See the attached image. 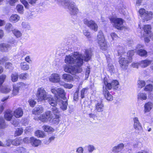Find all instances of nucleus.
<instances>
[{
    "instance_id": "nucleus-7",
    "label": "nucleus",
    "mask_w": 153,
    "mask_h": 153,
    "mask_svg": "<svg viewBox=\"0 0 153 153\" xmlns=\"http://www.w3.org/2000/svg\"><path fill=\"white\" fill-rule=\"evenodd\" d=\"M111 22L114 23V26L118 30H122L123 27V20L120 18H112L110 19Z\"/></svg>"
},
{
    "instance_id": "nucleus-63",
    "label": "nucleus",
    "mask_w": 153,
    "mask_h": 153,
    "mask_svg": "<svg viewBox=\"0 0 153 153\" xmlns=\"http://www.w3.org/2000/svg\"><path fill=\"white\" fill-rule=\"evenodd\" d=\"M78 91H76L74 93V100L77 101L78 100Z\"/></svg>"
},
{
    "instance_id": "nucleus-10",
    "label": "nucleus",
    "mask_w": 153,
    "mask_h": 153,
    "mask_svg": "<svg viewBox=\"0 0 153 153\" xmlns=\"http://www.w3.org/2000/svg\"><path fill=\"white\" fill-rule=\"evenodd\" d=\"M134 127L135 129V131L137 133H140L142 130V126L140 123L137 117H135L134 118Z\"/></svg>"
},
{
    "instance_id": "nucleus-43",
    "label": "nucleus",
    "mask_w": 153,
    "mask_h": 153,
    "mask_svg": "<svg viewBox=\"0 0 153 153\" xmlns=\"http://www.w3.org/2000/svg\"><path fill=\"white\" fill-rule=\"evenodd\" d=\"M19 88L18 86H14L13 87L12 95L13 96L19 93Z\"/></svg>"
},
{
    "instance_id": "nucleus-8",
    "label": "nucleus",
    "mask_w": 153,
    "mask_h": 153,
    "mask_svg": "<svg viewBox=\"0 0 153 153\" xmlns=\"http://www.w3.org/2000/svg\"><path fill=\"white\" fill-rule=\"evenodd\" d=\"M6 77L5 74H2L0 76V91L3 93H7L11 89L6 87H2V85L4 82Z\"/></svg>"
},
{
    "instance_id": "nucleus-27",
    "label": "nucleus",
    "mask_w": 153,
    "mask_h": 153,
    "mask_svg": "<svg viewBox=\"0 0 153 153\" xmlns=\"http://www.w3.org/2000/svg\"><path fill=\"white\" fill-rule=\"evenodd\" d=\"M97 39L98 42H100V43L101 42L104 41V40H105V38L102 31H100L99 32L97 35Z\"/></svg>"
},
{
    "instance_id": "nucleus-15",
    "label": "nucleus",
    "mask_w": 153,
    "mask_h": 153,
    "mask_svg": "<svg viewBox=\"0 0 153 153\" xmlns=\"http://www.w3.org/2000/svg\"><path fill=\"white\" fill-rule=\"evenodd\" d=\"M57 102H58V103L60 106V108L63 110H65L67 109L68 105V102L67 100L63 101L62 100H60L59 101L58 100L57 101L56 100H55Z\"/></svg>"
},
{
    "instance_id": "nucleus-23",
    "label": "nucleus",
    "mask_w": 153,
    "mask_h": 153,
    "mask_svg": "<svg viewBox=\"0 0 153 153\" xmlns=\"http://www.w3.org/2000/svg\"><path fill=\"white\" fill-rule=\"evenodd\" d=\"M151 62L150 60L146 59L141 61L140 63V65L142 68H145L150 64Z\"/></svg>"
},
{
    "instance_id": "nucleus-49",
    "label": "nucleus",
    "mask_w": 153,
    "mask_h": 153,
    "mask_svg": "<svg viewBox=\"0 0 153 153\" xmlns=\"http://www.w3.org/2000/svg\"><path fill=\"white\" fill-rule=\"evenodd\" d=\"M153 89L152 85L149 84L146 85L144 88V90L146 91H151Z\"/></svg>"
},
{
    "instance_id": "nucleus-42",
    "label": "nucleus",
    "mask_w": 153,
    "mask_h": 153,
    "mask_svg": "<svg viewBox=\"0 0 153 153\" xmlns=\"http://www.w3.org/2000/svg\"><path fill=\"white\" fill-rule=\"evenodd\" d=\"M118 53L119 55L123 54L125 52V48L120 45L117 47Z\"/></svg>"
},
{
    "instance_id": "nucleus-30",
    "label": "nucleus",
    "mask_w": 153,
    "mask_h": 153,
    "mask_svg": "<svg viewBox=\"0 0 153 153\" xmlns=\"http://www.w3.org/2000/svg\"><path fill=\"white\" fill-rule=\"evenodd\" d=\"M98 43L100 46V48L101 49L104 51L106 50L107 46L105 40H104V41L101 42L100 43V42H98Z\"/></svg>"
},
{
    "instance_id": "nucleus-37",
    "label": "nucleus",
    "mask_w": 153,
    "mask_h": 153,
    "mask_svg": "<svg viewBox=\"0 0 153 153\" xmlns=\"http://www.w3.org/2000/svg\"><path fill=\"white\" fill-rule=\"evenodd\" d=\"M104 82L105 86V88L107 89V88L108 90L111 89V86L110 85V83H109L107 79L105 77L104 79Z\"/></svg>"
},
{
    "instance_id": "nucleus-61",
    "label": "nucleus",
    "mask_w": 153,
    "mask_h": 153,
    "mask_svg": "<svg viewBox=\"0 0 153 153\" xmlns=\"http://www.w3.org/2000/svg\"><path fill=\"white\" fill-rule=\"evenodd\" d=\"M64 86L65 88L71 89L72 88L73 85L70 84H65L64 85Z\"/></svg>"
},
{
    "instance_id": "nucleus-56",
    "label": "nucleus",
    "mask_w": 153,
    "mask_h": 153,
    "mask_svg": "<svg viewBox=\"0 0 153 153\" xmlns=\"http://www.w3.org/2000/svg\"><path fill=\"white\" fill-rule=\"evenodd\" d=\"M145 85V82L143 80H139L138 81V85L139 87L142 88Z\"/></svg>"
},
{
    "instance_id": "nucleus-44",
    "label": "nucleus",
    "mask_w": 153,
    "mask_h": 153,
    "mask_svg": "<svg viewBox=\"0 0 153 153\" xmlns=\"http://www.w3.org/2000/svg\"><path fill=\"white\" fill-rule=\"evenodd\" d=\"M39 119L43 122H47L48 121L44 113L40 115L39 117Z\"/></svg>"
},
{
    "instance_id": "nucleus-40",
    "label": "nucleus",
    "mask_w": 153,
    "mask_h": 153,
    "mask_svg": "<svg viewBox=\"0 0 153 153\" xmlns=\"http://www.w3.org/2000/svg\"><path fill=\"white\" fill-rule=\"evenodd\" d=\"M44 114L45 115V117H46L48 121L53 117L51 112L50 111H46Z\"/></svg>"
},
{
    "instance_id": "nucleus-38",
    "label": "nucleus",
    "mask_w": 153,
    "mask_h": 153,
    "mask_svg": "<svg viewBox=\"0 0 153 153\" xmlns=\"http://www.w3.org/2000/svg\"><path fill=\"white\" fill-rule=\"evenodd\" d=\"M11 79L13 82H16L18 78V74L17 73H15L14 74H12L11 75Z\"/></svg>"
},
{
    "instance_id": "nucleus-34",
    "label": "nucleus",
    "mask_w": 153,
    "mask_h": 153,
    "mask_svg": "<svg viewBox=\"0 0 153 153\" xmlns=\"http://www.w3.org/2000/svg\"><path fill=\"white\" fill-rule=\"evenodd\" d=\"M7 126L4 119L2 117H0V129H4Z\"/></svg>"
},
{
    "instance_id": "nucleus-31",
    "label": "nucleus",
    "mask_w": 153,
    "mask_h": 153,
    "mask_svg": "<svg viewBox=\"0 0 153 153\" xmlns=\"http://www.w3.org/2000/svg\"><path fill=\"white\" fill-rule=\"evenodd\" d=\"M137 53L141 56L146 57L147 55V52L144 50L139 49L137 52Z\"/></svg>"
},
{
    "instance_id": "nucleus-48",
    "label": "nucleus",
    "mask_w": 153,
    "mask_h": 153,
    "mask_svg": "<svg viewBox=\"0 0 153 153\" xmlns=\"http://www.w3.org/2000/svg\"><path fill=\"white\" fill-rule=\"evenodd\" d=\"M21 140L19 139H15L12 140V145L14 146H18L20 144Z\"/></svg>"
},
{
    "instance_id": "nucleus-50",
    "label": "nucleus",
    "mask_w": 153,
    "mask_h": 153,
    "mask_svg": "<svg viewBox=\"0 0 153 153\" xmlns=\"http://www.w3.org/2000/svg\"><path fill=\"white\" fill-rule=\"evenodd\" d=\"M23 132V129L22 128H17L15 132V134L16 136H19L22 134Z\"/></svg>"
},
{
    "instance_id": "nucleus-11",
    "label": "nucleus",
    "mask_w": 153,
    "mask_h": 153,
    "mask_svg": "<svg viewBox=\"0 0 153 153\" xmlns=\"http://www.w3.org/2000/svg\"><path fill=\"white\" fill-rule=\"evenodd\" d=\"M50 81L53 82L57 83L60 81V78L59 74L54 73L52 74L49 78Z\"/></svg>"
},
{
    "instance_id": "nucleus-60",
    "label": "nucleus",
    "mask_w": 153,
    "mask_h": 153,
    "mask_svg": "<svg viewBox=\"0 0 153 153\" xmlns=\"http://www.w3.org/2000/svg\"><path fill=\"white\" fill-rule=\"evenodd\" d=\"M69 42L72 44V42H74L76 40V37L74 36L71 38H69L68 39Z\"/></svg>"
},
{
    "instance_id": "nucleus-22",
    "label": "nucleus",
    "mask_w": 153,
    "mask_h": 153,
    "mask_svg": "<svg viewBox=\"0 0 153 153\" xmlns=\"http://www.w3.org/2000/svg\"><path fill=\"white\" fill-rule=\"evenodd\" d=\"M153 13L152 12L148 11L146 15L142 18L143 22L145 21H148L152 19V18Z\"/></svg>"
},
{
    "instance_id": "nucleus-53",
    "label": "nucleus",
    "mask_w": 153,
    "mask_h": 153,
    "mask_svg": "<svg viewBox=\"0 0 153 153\" xmlns=\"http://www.w3.org/2000/svg\"><path fill=\"white\" fill-rule=\"evenodd\" d=\"M119 84V82L117 80H113L111 82V83H110V85L111 86V88H114L116 86L118 85Z\"/></svg>"
},
{
    "instance_id": "nucleus-21",
    "label": "nucleus",
    "mask_w": 153,
    "mask_h": 153,
    "mask_svg": "<svg viewBox=\"0 0 153 153\" xmlns=\"http://www.w3.org/2000/svg\"><path fill=\"white\" fill-rule=\"evenodd\" d=\"M54 117H53L51 119L49 120L50 123L53 124H57L59 123V116L58 115L54 114Z\"/></svg>"
},
{
    "instance_id": "nucleus-9",
    "label": "nucleus",
    "mask_w": 153,
    "mask_h": 153,
    "mask_svg": "<svg viewBox=\"0 0 153 153\" xmlns=\"http://www.w3.org/2000/svg\"><path fill=\"white\" fill-rule=\"evenodd\" d=\"M131 62V59H130L128 57L125 58L121 56L119 60V62L120 67L123 69H126L129 63Z\"/></svg>"
},
{
    "instance_id": "nucleus-58",
    "label": "nucleus",
    "mask_w": 153,
    "mask_h": 153,
    "mask_svg": "<svg viewBox=\"0 0 153 153\" xmlns=\"http://www.w3.org/2000/svg\"><path fill=\"white\" fill-rule=\"evenodd\" d=\"M30 106L33 107L36 104V102L33 99H30L29 101Z\"/></svg>"
},
{
    "instance_id": "nucleus-51",
    "label": "nucleus",
    "mask_w": 153,
    "mask_h": 153,
    "mask_svg": "<svg viewBox=\"0 0 153 153\" xmlns=\"http://www.w3.org/2000/svg\"><path fill=\"white\" fill-rule=\"evenodd\" d=\"M4 143L5 145V147L10 146L11 144H12V140L10 139L6 140L5 142H4Z\"/></svg>"
},
{
    "instance_id": "nucleus-59",
    "label": "nucleus",
    "mask_w": 153,
    "mask_h": 153,
    "mask_svg": "<svg viewBox=\"0 0 153 153\" xmlns=\"http://www.w3.org/2000/svg\"><path fill=\"white\" fill-rule=\"evenodd\" d=\"M20 1L24 4L25 8H28L29 7V4L28 2L25 0H20Z\"/></svg>"
},
{
    "instance_id": "nucleus-17",
    "label": "nucleus",
    "mask_w": 153,
    "mask_h": 153,
    "mask_svg": "<svg viewBox=\"0 0 153 153\" xmlns=\"http://www.w3.org/2000/svg\"><path fill=\"white\" fill-rule=\"evenodd\" d=\"M43 108L41 106H39L35 107L33 109L32 113L35 115L40 114L43 112Z\"/></svg>"
},
{
    "instance_id": "nucleus-35",
    "label": "nucleus",
    "mask_w": 153,
    "mask_h": 153,
    "mask_svg": "<svg viewBox=\"0 0 153 153\" xmlns=\"http://www.w3.org/2000/svg\"><path fill=\"white\" fill-rule=\"evenodd\" d=\"M151 27L149 25H145L143 28L144 32L147 34H149L151 32Z\"/></svg>"
},
{
    "instance_id": "nucleus-62",
    "label": "nucleus",
    "mask_w": 153,
    "mask_h": 153,
    "mask_svg": "<svg viewBox=\"0 0 153 153\" xmlns=\"http://www.w3.org/2000/svg\"><path fill=\"white\" fill-rule=\"evenodd\" d=\"M8 60V59L6 57H4L1 59H0V65L4 63L7 61Z\"/></svg>"
},
{
    "instance_id": "nucleus-64",
    "label": "nucleus",
    "mask_w": 153,
    "mask_h": 153,
    "mask_svg": "<svg viewBox=\"0 0 153 153\" xmlns=\"http://www.w3.org/2000/svg\"><path fill=\"white\" fill-rule=\"evenodd\" d=\"M111 36L113 40H115L118 37L117 35L115 33H112Z\"/></svg>"
},
{
    "instance_id": "nucleus-41",
    "label": "nucleus",
    "mask_w": 153,
    "mask_h": 153,
    "mask_svg": "<svg viewBox=\"0 0 153 153\" xmlns=\"http://www.w3.org/2000/svg\"><path fill=\"white\" fill-rule=\"evenodd\" d=\"M35 135L39 137H43L45 135L43 131L38 130L35 132Z\"/></svg>"
},
{
    "instance_id": "nucleus-4",
    "label": "nucleus",
    "mask_w": 153,
    "mask_h": 153,
    "mask_svg": "<svg viewBox=\"0 0 153 153\" xmlns=\"http://www.w3.org/2000/svg\"><path fill=\"white\" fill-rule=\"evenodd\" d=\"M51 91L54 94L56 98L55 100H59L60 97L65 99V93L63 89L61 88H52L51 90Z\"/></svg>"
},
{
    "instance_id": "nucleus-19",
    "label": "nucleus",
    "mask_w": 153,
    "mask_h": 153,
    "mask_svg": "<svg viewBox=\"0 0 153 153\" xmlns=\"http://www.w3.org/2000/svg\"><path fill=\"white\" fill-rule=\"evenodd\" d=\"M10 48V45L7 43H2L0 44V51L1 52H6Z\"/></svg>"
},
{
    "instance_id": "nucleus-2",
    "label": "nucleus",
    "mask_w": 153,
    "mask_h": 153,
    "mask_svg": "<svg viewBox=\"0 0 153 153\" xmlns=\"http://www.w3.org/2000/svg\"><path fill=\"white\" fill-rule=\"evenodd\" d=\"M36 95L37 100L39 101L47 100L51 106L56 105V101L55 100L51 95L48 94L43 87L38 88Z\"/></svg>"
},
{
    "instance_id": "nucleus-25",
    "label": "nucleus",
    "mask_w": 153,
    "mask_h": 153,
    "mask_svg": "<svg viewBox=\"0 0 153 153\" xmlns=\"http://www.w3.org/2000/svg\"><path fill=\"white\" fill-rule=\"evenodd\" d=\"M62 79L67 82H70L73 79V77L68 74H63L62 76Z\"/></svg>"
},
{
    "instance_id": "nucleus-16",
    "label": "nucleus",
    "mask_w": 153,
    "mask_h": 153,
    "mask_svg": "<svg viewBox=\"0 0 153 153\" xmlns=\"http://www.w3.org/2000/svg\"><path fill=\"white\" fill-rule=\"evenodd\" d=\"M13 116V113L12 111L10 110H7L5 113L4 117L7 120L10 121Z\"/></svg>"
},
{
    "instance_id": "nucleus-28",
    "label": "nucleus",
    "mask_w": 153,
    "mask_h": 153,
    "mask_svg": "<svg viewBox=\"0 0 153 153\" xmlns=\"http://www.w3.org/2000/svg\"><path fill=\"white\" fill-rule=\"evenodd\" d=\"M14 29L12 25L10 23H7L5 26V29L8 32H10L11 31L12 32Z\"/></svg>"
},
{
    "instance_id": "nucleus-1",
    "label": "nucleus",
    "mask_w": 153,
    "mask_h": 153,
    "mask_svg": "<svg viewBox=\"0 0 153 153\" xmlns=\"http://www.w3.org/2000/svg\"><path fill=\"white\" fill-rule=\"evenodd\" d=\"M92 52L91 50H87L85 51V54L83 55L79 52H74L69 55L65 56V61L68 64H73L75 66H81L83 63V60L88 62L91 59Z\"/></svg>"
},
{
    "instance_id": "nucleus-36",
    "label": "nucleus",
    "mask_w": 153,
    "mask_h": 153,
    "mask_svg": "<svg viewBox=\"0 0 153 153\" xmlns=\"http://www.w3.org/2000/svg\"><path fill=\"white\" fill-rule=\"evenodd\" d=\"M12 32L13 33L17 38L19 37L22 35V33L18 29L14 28Z\"/></svg>"
},
{
    "instance_id": "nucleus-47",
    "label": "nucleus",
    "mask_w": 153,
    "mask_h": 153,
    "mask_svg": "<svg viewBox=\"0 0 153 153\" xmlns=\"http://www.w3.org/2000/svg\"><path fill=\"white\" fill-rule=\"evenodd\" d=\"M16 9L18 12L20 13H22L23 12V7L20 4H18L16 7Z\"/></svg>"
},
{
    "instance_id": "nucleus-32",
    "label": "nucleus",
    "mask_w": 153,
    "mask_h": 153,
    "mask_svg": "<svg viewBox=\"0 0 153 153\" xmlns=\"http://www.w3.org/2000/svg\"><path fill=\"white\" fill-rule=\"evenodd\" d=\"M85 150H87L89 152H92L95 150V147L94 146L90 145L86 146L84 148Z\"/></svg>"
},
{
    "instance_id": "nucleus-57",
    "label": "nucleus",
    "mask_w": 153,
    "mask_h": 153,
    "mask_svg": "<svg viewBox=\"0 0 153 153\" xmlns=\"http://www.w3.org/2000/svg\"><path fill=\"white\" fill-rule=\"evenodd\" d=\"M87 91V89L85 88H83L81 92V95L80 96L82 99H83L84 98L85 96L84 94L85 93H86Z\"/></svg>"
},
{
    "instance_id": "nucleus-6",
    "label": "nucleus",
    "mask_w": 153,
    "mask_h": 153,
    "mask_svg": "<svg viewBox=\"0 0 153 153\" xmlns=\"http://www.w3.org/2000/svg\"><path fill=\"white\" fill-rule=\"evenodd\" d=\"M83 23L95 32L97 30L98 26L94 21L85 19L83 20Z\"/></svg>"
},
{
    "instance_id": "nucleus-18",
    "label": "nucleus",
    "mask_w": 153,
    "mask_h": 153,
    "mask_svg": "<svg viewBox=\"0 0 153 153\" xmlns=\"http://www.w3.org/2000/svg\"><path fill=\"white\" fill-rule=\"evenodd\" d=\"M23 114L22 109L19 108L15 110L13 112V115L16 118H19L22 117Z\"/></svg>"
},
{
    "instance_id": "nucleus-20",
    "label": "nucleus",
    "mask_w": 153,
    "mask_h": 153,
    "mask_svg": "<svg viewBox=\"0 0 153 153\" xmlns=\"http://www.w3.org/2000/svg\"><path fill=\"white\" fill-rule=\"evenodd\" d=\"M124 147V145L123 143L118 144L117 146H114L112 151L114 152H120Z\"/></svg>"
},
{
    "instance_id": "nucleus-55",
    "label": "nucleus",
    "mask_w": 153,
    "mask_h": 153,
    "mask_svg": "<svg viewBox=\"0 0 153 153\" xmlns=\"http://www.w3.org/2000/svg\"><path fill=\"white\" fill-rule=\"evenodd\" d=\"M56 105L57 104L55 105L52 106H53V107L51 108L52 111L53 113L54 114H55L59 113V111L58 108L56 107Z\"/></svg>"
},
{
    "instance_id": "nucleus-3",
    "label": "nucleus",
    "mask_w": 153,
    "mask_h": 153,
    "mask_svg": "<svg viewBox=\"0 0 153 153\" xmlns=\"http://www.w3.org/2000/svg\"><path fill=\"white\" fill-rule=\"evenodd\" d=\"M62 5L67 6L69 10L70 14L71 15H75L78 12V8L75 4L73 2L69 1H63Z\"/></svg>"
},
{
    "instance_id": "nucleus-12",
    "label": "nucleus",
    "mask_w": 153,
    "mask_h": 153,
    "mask_svg": "<svg viewBox=\"0 0 153 153\" xmlns=\"http://www.w3.org/2000/svg\"><path fill=\"white\" fill-rule=\"evenodd\" d=\"M103 93L105 98L107 100L109 101L113 100V97L110 94L106 88H104V86L103 87Z\"/></svg>"
},
{
    "instance_id": "nucleus-14",
    "label": "nucleus",
    "mask_w": 153,
    "mask_h": 153,
    "mask_svg": "<svg viewBox=\"0 0 153 153\" xmlns=\"http://www.w3.org/2000/svg\"><path fill=\"white\" fill-rule=\"evenodd\" d=\"M30 143L31 145L34 147L38 146L41 144V143L40 140L37 139L33 137L30 138Z\"/></svg>"
},
{
    "instance_id": "nucleus-24",
    "label": "nucleus",
    "mask_w": 153,
    "mask_h": 153,
    "mask_svg": "<svg viewBox=\"0 0 153 153\" xmlns=\"http://www.w3.org/2000/svg\"><path fill=\"white\" fill-rule=\"evenodd\" d=\"M20 19V17L17 14H12L10 18V21L11 22H15L18 21Z\"/></svg>"
},
{
    "instance_id": "nucleus-54",
    "label": "nucleus",
    "mask_w": 153,
    "mask_h": 153,
    "mask_svg": "<svg viewBox=\"0 0 153 153\" xmlns=\"http://www.w3.org/2000/svg\"><path fill=\"white\" fill-rule=\"evenodd\" d=\"M28 76V74L27 73L22 74L19 75V77L20 79H25Z\"/></svg>"
},
{
    "instance_id": "nucleus-13",
    "label": "nucleus",
    "mask_w": 153,
    "mask_h": 153,
    "mask_svg": "<svg viewBox=\"0 0 153 153\" xmlns=\"http://www.w3.org/2000/svg\"><path fill=\"white\" fill-rule=\"evenodd\" d=\"M104 109V105L102 102H97L95 104L94 110L97 112H101Z\"/></svg>"
},
{
    "instance_id": "nucleus-26",
    "label": "nucleus",
    "mask_w": 153,
    "mask_h": 153,
    "mask_svg": "<svg viewBox=\"0 0 153 153\" xmlns=\"http://www.w3.org/2000/svg\"><path fill=\"white\" fill-rule=\"evenodd\" d=\"M152 107L153 104L151 102H149L146 103L144 105L145 112L149 111L152 108Z\"/></svg>"
},
{
    "instance_id": "nucleus-39",
    "label": "nucleus",
    "mask_w": 153,
    "mask_h": 153,
    "mask_svg": "<svg viewBox=\"0 0 153 153\" xmlns=\"http://www.w3.org/2000/svg\"><path fill=\"white\" fill-rule=\"evenodd\" d=\"M148 11H146V10L143 8H141L139 10V13L140 14V15L142 18L146 15V13Z\"/></svg>"
},
{
    "instance_id": "nucleus-29",
    "label": "nucleus",
    "mask_w": 153,
    "mask_h": 153,
    "mask_svg": "<svg viewBox=\"0 0 153 153\" xmlns=\"http://www.w3.org/2000/svg\"><path fill=\"white\" fill-rule=\"evenodd\" d=\"M20 66L21 69L24 71L27 70L30 68L29 65L25 62L21 63Z\"/></svg>"
},
{
    "instance_id": "nucleus-45",
    "label": "nucleus",
    "mask_w": 153,
    "mask_h": 153,
    "mask_svg": "<svg viewBox=\"0 0 153 153\" xmlns=\"http://www.w3.org/2000/svg\"><path fill=\"white\" fill-rule=\"evenodd\" d=\"M5 66L6 68L8 69L11 70H13L14 68V67L13 66L12 64L11 63L9 62L6 63Z\"/></svg>"
},
{
    "instance_id": "nucleus-52",
    "label": "nucleus",
    "mask_w": 153,
    "mask_h": 153,
    "mask_svg": "<svg viewBox=\"0 0 153 153\" xmlns=\"http://www.w3.org/2000/svg\"><path fill=\"white\" fill-rule=\"evenodd\" d=\"M134 53V50L129 51L127 53V56L128 57V58L131 59V57L133 56Z\"/></svg>"
},
{
    "instance_id": "nucleus-5",
    "label": "nucleus",
    "mask_w": 153,
    "mask_h": 153,
    "mask_svg": "<svg viewBox=\"0 0 153 153\" xmlns=\"http://www.w3.org/2000/svg\"><path fill=\"white\" fill-rule=\"evenodd\" d=\"M76 66L74 65L72 66L65 64L63 66L64 70L66 72L74 75L77 73H80L82 71L81 68Z\"/></svg>"
},
{
    "instance_id": "nucleus-33",
    "label": "nucleus",
    "mask_w": 153,
    "mask_h": 153,
    "mask_svg": "<svg viewBox=\"0 0 153 153\" xmlns=\"http://www.w3.org/2000/svg\"><path fill=\"white\" fill-rule=\"evenodd\" d=\"M42 128L45 131L47 132L53 131H54V129L52 127L47 125L43 126Z\"/></svg>"
},
{
    "instance_id": "nucleus-46",
    "label": "nucleus",
    "mask_w": 153,
    "mask_h": 153,
    "mask_svg": "<svg viewBox=\"0 0 153 153\" xmlns=\"http://www.w3.org/2000/svg\"><path fill=\"white\" fill-rule=\"evenodd\" d=\"M138 96V99L141 100H146L147 98L146 94L143 93L139 94Z\"/></svg>"
}]
</instances>
